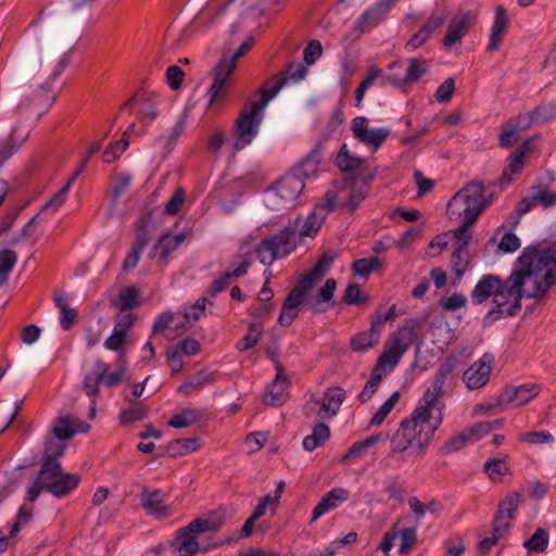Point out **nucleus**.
Segmentation results:
<instances>
[{"label":"nucleus","instance_id":"nucleus-36","mask_svg":"<svg viewBox=\"0 0 556 556\" xmlns=\"http://www.w3.org/2000/svg\"><path fill=\"white\" fill-rule=\"evenodd\" d=\"M379 341V331L371 326L368 331L359 332L351 338L350 346L354 352H366Z\"/></svg>","mask_w":556,"mask_h":556},{"label":"nucleus","instance_id":"nucleus-39","mask_svg":"<svg viewBox=\"0 0 556 556\" xmlns=\"http://www.w3.org/2000/svg\"><path fill=\"white\" fill-rule=\"evenodd\" d=\"M329 438V427L324 422L316 424L313 432L304 438L303 447L309 452L314 451L316 447L323 445Z\"/></svg>","mask_w":556,"mask_h":556},{"label":"nucleus","instance_id":"nucleus-35","mask_svg":"<svg viewBox=\"0 0 556 556\" xmlns=\"http://www.w3.org/2000/svg\"><path fill=\"white\" fill-rule=\"evenodd\" d=\"M216 379L215 372H211L207 370L198 371L195 375L187 379L182 384L179 386L178 392L184 394H191L204 386L214 382Z\"/></svg>","mask_w":556,"mask_h":556},{"label":"nucleus","instance_id":"nucleus-52","mask_svg":"<svg viewBox=\"0 0 556 556\" xmlns=\"http://www.w3.org/2000/svg\"><path fill=\"white\" fill-rule=\"evenodd\" d=\"M380 266L381 261L376 256L357 260L352 265L354 273L362 277H368L370 273L379 269Z\"/></svg>","mask_w":556,"mask_h":556},{"label":"nucleus","instance_id":"nucleus-28","mask_svg":"<svg viewBox=\"0 0 556 556\" xmlns=\"http://www.w3.org/2000/svg\"><path fill=\"white\" fill-rule=\"evenodd\" d=\"M184 240L185 235L182 233H178L175 236L165 233L161 236L160 239L156 241L150 253V256H159L160 261H162L165 264L170 253L175 251Z\"/></svg>","mask_w":556,"mask_h":556},{"label":"nucleus","instance_id":"nucleus-17","mask_svg":"<svg viewBox=\"0 0 556 556\" xmlns=\"http://www.w3.org/2000/svg\"><path fill=\"white\" fill-rule=\"evenodd\" d=\"M233 71V65H227V58L223 56L214 70V81L208 90L210 106L226 98L228 92L227 80Z\"/></svg>","mask_w":556,"mask_h":556},{"label":"nucleus","instance_id":"nucleus-18","mask_svg":"<svg viewBox=\"0 0 556 556\" xmlns=\"http://www.w3.org/2000/svg\"><path fill=\"white\" fill-rule=\"evenodd\" d=\"M429 71V65L426 60L412 58L408 60L406 74L403 77L396 75L386 76L383 83H389L397 88H403L408 85L417 83Z\"/></svg>","mask_w":556,"mask_h":556},{"label":"nucleus","instance_id":"nucleus-53","mask_svg":"<svg viewBox=\"0 0 556 556\" xmlns=\"http://www.w3.org/2000/svg\"><path fill=\"white\" fill-rule=\"evenodd\" d=\"M64 440H59L55 437H49L46 442L45 462H58L65 451Z\"/></svg>","mask_w":556,"mask_h":556},{"label":"nucleus","instance_id":"nucleus-12","mask_svg":"<svg viewBox=\"0 0 556 556\" xmlns=\"http://www.w3.org/2000/svg\"><path fill=\"white\" fill-rule=\"evenodd\" d=\"M520 502V494L511 492L500 502L498 509L492 522V534L501 541L506 539L511 528V520L515 518L516 510Z\"/></svg>","mask_w":556,"mask_h":556},{"label":"nucleus","instance_id":"nucleus-60","mask_svg":"<svg viewBox=\"0 0 556 556\" xmlns=\"http://www.w3.org/2000/svg\"><path fill=\"white\" fill-rule=\"evenodd\" d=\"M397 536L401 539L399 552L400 554H407L417 541L416 528H405L401 531H397Z\"/></svg>","mask_w":556,"mask_h":556},{"label":"nucleus","instance_id":"nucleus-3","mask_svg":"<svg viewBox=\"0 0 556 556\" xmlns=\"http://www.w3.org/2000/svg\"><path fill=\"white\" fill-rule=\"evenodd\" d=\"M336 254L326 252L318 260L315 266L304 275L286 298L278 323L288 327L298 317L300 306L304 303L305 296L329 270Z\"/></svg>","mask_w":556,"mask_h":556},{"label":"nucleus","instance_id":"nucleus-32","mask_svg":"<svg viewBox=\"0 0 556 556\" xmlns=\"http://www.w3.org/2000/svg\"><path fill=\"white\" fill-rule=\"evenodd\" d=\"M337 288V282L334 279H328L324 287L319 290L318 294L308 301V305L316 313H323L327 311L328 305L334 304L333 302V293Z\"/></svg>","mask_w":556,"mask_h":556},{"label":"nucleus","instance_id":"nucleus-7","mask_svg":"<svg viewBox=\"0 0 556 556\" xmlns=\"http://www.w3.org/2000/svg\"><path fill=\"white\" fill-rule=\"evenodd\" d=\"M224 525V516L218 511H213L205 517L197 518L188 526L177 532L176 546L178 556H195L201 551L198 536L204 532L217 531Z\"/></svg>","mask_w":556,"mask_h":556},{"label":"nucleus","instance_id":"nucleus-30","mask_svg":"<svg viewBox=\"0 0 556 556\" xmlns=\"http://www.w3.org/2000/svg\"><path fill=\"white\" fill-rule=\"evenodd\" d=\"M501 283V280L496 276H483L471 293L472 301L479 304L483 303L489 296L494 295V293L500 290Z\"/></svg>","mask_w":556,"mask_h":556},{"label":"nucleus","instance_id":"nucleus-31","mask_svg":"<svg viewBox=\"0 0 556 556\" xmlns=\"http://www.w3.org/2000/svg\"><path fill=\"white\" fill-rule=\"evenodd\" d=\"M331 210L327 208L325 205V201L319 203L315 210L306 217L301 230L300 236L302 237H313L317 233L319 228L321 227L328 212Z\"/></svg>","mask_w":556,"mask_h":556},{"label":"nucleus","instance_id":"nucleus-6","mask_svg":"<svg viewBox=\"0 0 556 556\" xmlns=\"http://www.w3.org/2000/svg\"><path fill=\"white\" fill-rule=\"evenodd\" d=\"M261 89V100L254 101L249 108H245L236 121V141L235 149L242 150L252 142L258 132L260 124L263 119V112L268 102L277 96V89Z\"/></svg>","mask_w":556,"mask_h":556},{"label":"nucleus","instance_id":"nucleus-55","mask_svg":"<svg viewBox=\"0 0 556 556\" xmlns=\"http://www.w3.org/2000/svg\"><path fill=\"white\" fill-rule=\"evenodd\" d=\"M147 409L139 403H134L129 408L123 410L119 415L121 422L124 425L132 424L143 419Z\"/></svg>","mask_w":556,"mask_h":556},{"label":"nucleus","instance_id":"nucleus-26","mask_svg":"<svg viewBox=\"0 0 556 556\" xmlns=\"http://www.w3.org/2000/svg\"><path fill=\"white\" fill-rule=\"evenodd\" d=\"M251 265V257L249 254L239 255V264L232 270L225 273L220 278L212 281L210 286V293L216 295L222 292L229 283V279L233 277H241L247 274Z\"/></svg>","mask_w":556,"mask_h":556},{"label":"nucleus","instance_id":"nucleus-14","mask_svg":"<svg viewBox=\"0 0 556 556\" xmlns=\"http://www.w3.org/2000/svg\"><path fill=\"white\" fill-rule=\"evenodd\" d=\"M453 370L454 363L452 361H445L444 363H442L435 372L432 384L425 392L419 403L437 412L438 409H441V412L443 413V404L441 403L440 399L444 393L443 386L446 382V380L452 376Z\"/></svg>","mask_w":556,"mask_h":556},{"label":"nucleus","instance_id":"nucleus-46","mask_svg":"<svg viewBox=\"0 0 556 556\" xmlns=\"http://www.w3.org/2000/svg\"><path fill=\"white\" fill-rule=\"evenodd\" d=\"M363 163V159L352 155L346 144H343L337 156V164L341 170L352 172L358 168Z\"/></svg>","mask_w":556,"mask_h":556},{"label":"nucleus","instance_id":"nucleus-8","mask_svg":"<svg viewBox=\"0 0 556 556\" xmlns=\"http://www.w3.org/2000/svg\"><path fill=\"white\" fill-rule=\"evenodd\" d=\"M416 324L407 321L403 327L390 334L384 345L383 353L372 370L386 377L400 362L403 354L414 343L416 338Z\"/></svg>","mask_w":556,"mask_h":556},{"label":"nucleus","instance_id":"nucleus-47","mask_svg":"<svg viewBox=\"0 0 556 556\" xmlns=\"http://www.w3.org/2000/svg\"><path fill=\"white\" fill-rule=\"evenodd\" d=\"M256 254L264 265H270L277 257L281 256L270 238L264 239L257 245Z\"/></svg>","mask_w":556,"mask_h":556},{"label":"nucleus","instance_id":"nucleus-27","mask_svg":"<svg viewBox=\"0 0 556 556\" xmlns=\"http://www.w3.org/2000/svg\"><path fill=\"white\" fill-rule=\"evenodd\" d=\"M149 241H150V238L147 232V226H146V224H142L139 226L135 243L132 244L129 253L127 254V256L125 257V260L123 262V269L125 271L131 270L137 266L139 260H140L141 253H142L143 249L147 247V244L149 243Z\"/></svg>","mask_w":556,"mask_h":556},{"label":"nucleus","instance_id":"nucleus-34","mask_svg":"<svg viewBox=\"0 0 556 556\" xmlns=\"http://www.w3.org/2000/svg\"><path fill=\"white\" fill-rule=\"evenodd\" d=\"M307 73V68L302 63H292L289 65L286 73H279L276 77L274 85L269 89H277V93L281 90V88L289 81L299 83L301 81ZM263 89H268L264 87Z\"/></svg>","mask_w":556,"mask_h":556},{"label":"nucleus","instance_id":"nucleus-22","mask_svg":"<svg viewBox=\"0 0 556 556\" xmlns=\"http://www.w3.org/2000/svg\"><path fill=\"white\" fill-rule=\"evenodd\" d=\"M90 426L73 416L59 417L52 428L53 437L59 440H68L77 432H87Z\"/></svg>","mask_w":556,"mask_h":556},{"label":"nucleus","instance_id":"nucleus-58","mask_svg":"<svg viewBox=\"0 0 556 556\" xmlns=\"http://www.w3.org/2000/svg\"><path fill=\"white\" fill-rule=\"evenodd\" d=\"M121 311H130L139 304V293L136 288L128 287L119 292Z\"/></svg>","mask_w":556,"mask_h":556},{"label":"nucleus","instance_id":"nucleus-54","mask_svg":"<svg viewBox=\"0 0 556 556\" xmlns=\"http://www.w3.org/2000/svg\"><path fill=\"white\" fill-rule=\"evenodd\" d=\"M400 400V393L394 392L375 413L370 420V425L379 426L383 422V420L387 418L389 413L393 409L395 404Z\"/></svg>","mask_w":556,"mask_h":556},{"label":"nucleus","instance_id":"nucleus-2","mask_svg":"<svg viewBox=\"0 0 556 556\" xmlns=\"http://www.w3.org/2000/svg\"><path fill=\"white\" fill-rule=\"evenodd\" d=\"M443 419L441 409L434 410L421 403L412 413L410 417L401 422L400 428L391 439V455L402 453L412 446L422 453Z\"/></svg>","mask_w":556,"mask_h":556},{"label":"nucleus","instance_id":"nucleus-61","mask_svg":"<svg viewBox=\"0 0 556 556\" xmlns=\"http://www.w3.org/2000/svg\"><path fill=\"white\" fill-rule=\"evenodd\" d=\"M455 80L452 77L446 78L437 89L434 97L440 103H447L455 91Z\"/></svg>","mask_w":556,"mask_h":556},{"label":"nucleus","instance_id":"nucleus-41","mask_svg":"<svg viewBox=\"0 0 556 556\" xmlns=\"http://www.w3.org/2000/svg\"><path fill=\"white\" fill-rule=\"evenodd\" d=\"M529 191L531 192V199L545 208L556 204V193L552 192L551 189L542 182L535 184Z\"/></svg>","mask_w":556,"mask_h":556},{"label":"nucleus","instance_id":"nucleus-56","mask_svg":"<svg viewBox=\"0 0 556 556\" xmlns=\"http://www.w3.org/2000/svg\"><path fill=\"white\" fill-rule=\"evenodd\" d=\"M501 425V420H495L493 422L482 421L473 425L472 427L466 428V430L468 431L472 442H475L488 434L493 428L500 427Z\"/></svg>","mask_w":556,"mask_h":556},{"label":"nucleus","instance_id":"nucleus-51","mask_svg":"<svg viewBox=\"0 0 556 556\" xmlns=\"http://www.w3.org/2000/svg\"><path fill=\"white\" fill-rule=\"evenodd\" d=\"M488 476L496 481L509 472V466L505 458H493L484 464Z\"/></svg>","mask_w":556,"mask_h":556},{"label":"nucleus","instance_id":"nucleus-37","mask_svg":"<svg viewBox=\"0 0 556 556\" xmlns=\"http://www.w3.org/2000/svg\"><path fill=\"white\" fill-rule=\"evenodd\" d=\"M135 102H139L141 104L140 113H141V118L143 121L151 122V121L155 119V117L157 115L156 105L150 94H147V93L138 94L137 93L132 98H130L128 101H126V103L124 104V108H127Z\"/></svg>","mask_w":556,"mask_h":556},{"label":"nucleus","instance_id":"nucleus-4","mask_svg":"<svg viewBox=\"0 0 556 556\" xmlns=\"http://www.w3.org/2000/svg\"><path fill=\"white\" fill-rule=\"evenodd\" d=\"M482 181L473 180L466 184L450 200L446 214L450 220H467L475 223L479 215L490 204L485 198Z\"/></svg>","mask_w":556,"mask_h":556},{"label":"nucleus","instance_id":"nucleus-29","mask_svg":"<svg viewBox=\"0 0 556 556\" xmlns=\"http://www.w3.org/2000/svg\"><path fill=\"white\" fill-rule=\"evenodd\" d=\"M345 391L340 387H331L327 389L321 397L319 413L324 412L328 417L337 415L343 401Z\"/></svg>","mask_w":556,"mask_h":556},{"label":"nucleus","instance_id":"nucleus-64","mask_svg":"<svg viewBox=\"0 0 556 556\" xmlns=\"http://www.w3.org/2000/svg\"><path fill=\"white\" fill-rule=\"evenodd\" d=\"M518 139L519 137L516 126L508 123L500 136V146L503 148H510L518 141Z\"/></svg>","mask_w":556,"mask_h":556},{"label":"nucleus","instance_id":"nucleus-5","mask_svg":"<svg viewBox=\"0 0 556 556\" xmlns=\"http://www.w3.org/2000/svg\"><path fill=\"white\" fill-rule=\"evenodd\" d=\"M374 176L375 172H368L362 178L354 177L336 184L326 193L325 205H327L328 210L340 207L349 212L355 211L368 195L370 181L374 179Z\"/></svg>","mask_w":556,"mask_h":556},{"label":"nucleus","instance_id":"nucleus-11","mask_svg":"<svg viewBox=\"0 0 556 556\" xmlns=\"http://www.w3.org/2000/svg\"><path fill=\"white\" fill-rule=\"evenodd\" d=\"M40 483L45 489L55 496L68 494L78 484V478L75 475L62 471L59 462H43L40 469Z\"/></svg>","mask_w":556,"mask_h":556},{"label":"nucleus","instance_id":"nucleus-19","mask_svg":"<svg viewBox=\"0 0 556 556\" xmlns=\"http://www.w3.org/2000/svg\"><path fill=\"white\" fill-rule=\"evenodd\" d=\"M538 394V387L534 384L509 387L502 391L496 405L520 406L531 401Z\"/></svg>","mask_w":556,"mask_h":556},{"label":"nucleus","instance_id":"nucleus-13","mask_svg":"<svg viewBox=\"0 0 556 556\" xmlns=\"http://www.w3.org/2000/svg\"><path fill=\"white\" fill-rule=\"evenodd\" d=\"M478 12L473 10L459 11L448 22L446 34L443 38V46L451 49L462 41L464 36L477 23Z\"/></svg>","mask_w":556,"mask_h":556},{"label":"nucleus","instance_id":"nucleus-57","mask_svg":"<svg viewBox=\"0 0 556 556\" xmlns=\"http://www.w3.org/2000/svg\"><path fill=\"white\" fill-rule=\"evenodd\" d=\"M458 223L459 226L450 231V233L457 240L456 247H462L464 244L465 248H468L469 241L471 239V235L468 231L469 227H471L475 223H468L467 220H454Z\"/></svg>","mask_w":556,"mask_h":556},{"label":"nucleus","instance_id":"nucleus-40","mask_svg":"<svg viewBox=\"0 0 556 556\" xmlns=\"http://www.w3.org/2000/svg\"><path fill=\"white\" fill-rule=\"evenodd\" d=\"M384 16L386 14L375 4L359 16L355 27L361 33L368 31L381 23Z\"/></svg>","mask_w":556,"mask_h":556},{"label":"nucleus","instance_id":"nucleus-16","mask_svg":"<svg viewBox=\"0 0 556 556\" xmlns=\"http://www.w3.org/2000/svg\"><path fill=\"white\" fill-rule=\"evenodd\" d=\"M352 131L356 139L377 151L389 136L387 128H370L368 119L364 116H357L352 121Z\"/></svg>","mask_w":556,"mask_h":556},{"label":"nucleus","instance_id":"nucleus-42","mask_svg":"<svg viewBox=\"0 0 556 556\" xmlns=\"http://www.w3.org/2000/svg\"><path fill=\"white\" fill-rule=\"evenodd\" d=\"M53 300H54L55 305L61 311V317H60L61 327L64 330L70 329L72 327L74 320L77 317L76 309L68 306V304L66 303V299L62 293H54Z\"/></svg>","mask_w":556,"mask_h":556},{"label":"nucleus","instance_id":"nucleus-63","mask_svg":"<svg viewBox=\"0 0 556 556\" xmlns=\"http://www.w3.org/2000/svg\"><path fill=\"white\" fill-rule=\"evenodd\" d=\"M195 438H185L173 441L169 444L170 450H176L178 454H187L198 450Z\"/></svg>","mask_w":556,"mask_h":556},{"label":"nucleus","instance_id":"nucleus-15","mask_svg":"<svg viewBox=\"0 0 556 556\" xmlns=\"http://www.w3.org/2000/svg\"><path fill=\"white\" fill-rule=\"evenodd\" d=\"M494 364V357L491 354H484L481 358L473 362L463 374V381L469 390H477L484 387L491 376Z\"/></svg>","mask_w":556,"mask_h":556},{"label":"nucleus","instance_id":"nucleus-25","mask_svg":"<svg viewBox=\"0 0 556 556\" xmlns=\"http://www.w3.org/2000/svg\"><path fill=\"white\" fill-rule=\"evenodd\" d=\"M532 150L531 141L527 140L525 141L520 148L511 153L507 159V167L503 172L502 180L505 182H510L513 180V176L520 173L526 157L530 154Z\"/></svg>","mask_w":556,"mask_h":556},{"label":"nucleus","instance_id":"nucleus-21","mask_svg":"<svg viewBox=\"0 0 556 556\" xmlns=\"http://www.w3.org/2000/svg\"><path fill=\"white\" fill-rule=\"evenodd\" d=\"M140 500L141 506L156 519H165L172 514L170 507L164 505V494L159 490L144 489Z\"/></svg>","mask_w":556,"mask_h":556},{"label":"nucleus","instance_id":"nucleus-1","mask_svg":"<svg viewBox=\"0 0 556 556\" xmlns=\"http://www.w3.org/2000/svg\"><path fill=\"white\" fill-rule=\"evenodd\" d=\"M555 282L556 243L544 250L526 249L518 258L517 268L507 278V288L517 303L522 298L543 299Z\"/></svg>","mask_w":556,"mask_h":556},{"label":"nucleus","instance_id":"nucleus-48","mask_svg":"<svg viewBox=\"0 0 556 556\" xmlns=\"http://www.w3.org/2000/svg\"><path fill=\"white\" fill-rule=\"evenodd\" d=\"M17 262V255L13 250L5 249L0 252V286L8 281L9 273Z\"/></svg>","mask_w":556,"mask_h":556},{"label":"nucleus","instance_id":"nucleus-10","mask_svg":"<svg viewBox=\"0 0 556 556\" xmlns=\"http://www.w3.org/2000/svg\"><path fill=\"white\" fill-rule=\"evenodd\" d=\"M303 180L288 174L280 178L276 186L265 194V205L271 211H283L293 207L304 190Z\"/></svg>","mask_w":556,"mask_h":556},{"label":"nucleus","instance_id":"nucleus-20","mask_svg":"<svg viewBox=\"0 0 556 556\" xmlns=\"http://www.w3.org/2000/svg\"><path fill=\"white\" fill-rule=\"evenodd\" d=\"M190 324V314L188 312L163 313L154 321L152 332L159 333L173 329L179 333L186 331Z\"/></svg>","mask_w":556,"mask_h":556},{"label":"nucleus","instance_id":"nucleus-50","mask_svg":"<svg viewBox=\"0 0 556 556\" xmlns=\"http://www.w3.org/2000/svg\"><path fill=\"white\" fill-rule=\"evenodd\" d=\"M263 333V325L261 323H251L249 325L248 333L244 338L238 342L237 348L240 351H247L255 346L258 342V338Z\"/></svg>","mask_w":556,"mask_h":556},{"label":"nucleus","instance_id":"nucleus-45","mask_svg":"<svg viewBox=\"0 0 556 556\" xmlns=\"http://www.w3.org/2000/svg\"><path fill=\"white\" fill-rule=\"evenodd\" d=\"M549 535L542 528L536 529L533 535L523 542V547L529 552L543 553L548 546Z\"/></svg>","mask_w":556,"mask_h":556},{"label":"nucleus","instance_id":"nucleus-23","mask_svg":"<svg viewBox=\"0 0 556 556\" xmlns=\"http://www.w3.org/2000/svg\"><path fill=\"white\" fill-rule=\"evenodd\" d=\"M277 375L275 380L268 387V391L264 396V402L266 405L270 406H279L283 404L287 400V387L288 379L283 372V368L280 363H276Z\"/></svg>","mask_w":556,"mask_h":556},{"label":"nucleus","instance_id":"nucleus-59","mask_svg":"<svg viewBox=\"0 0 556 556\" xmlns=\"http://www.w3.org/2000/svg\"><path fill=\"white\" fill-rule=\"evenodd\" d=\"M128 146V138H122L119 141L109 144L103 153L104 162L111 163L117 160L119 155L127 149Z\"/></svg>","mask_w":556,"mask_h":556},{"label":"nucleus","instance_id":"nucleus-9","mask_svg":"<svg viewBox=\"0 0 556 556\" xmlns=\"http://www.w3.org/2000/svg\"><path fill=\"white\" fill-rule=\"evenodd\" d=\"M119 368L116 371L109 372V365L102 359H97L93 364L92 370L86 375L83 390L89 397L92 399L90 409L91 417H94L96 415L94 397L99 392V386L103 383L105 387L112 388L121 384L125 380L127 367L122 358H119Z\"/></svg>","mask_w":556,"mask_h":556},{"label":"nucleus","instance_id":"nucleus-62","mask_svg":"<svg viewBox=\"0 0 556 556\" xmlns=\"http://www.w3.org/2000/svg\"><path fill=\"white\" fill-rule=\"evenodd\" d=\"M382 378L383 377L381 376V374H378L375 370L371 371L369 380L367 381L358 396L362 402H366L372 396V394L378 389Z\"/></svg>","mask_w":556,"mask_h":556},{"label":"nucleus","instance_id":"nucleus-43","mask_svg":"<svg viewBox=\"0 0 556 556\" xmlns=\"http://www.w3.org/2000/svg\"><path fill=\"white\" fill-rule=\"evenodd\" d=\"M202 415V412L199 409L186 408L181 413L174 415L168 425L174 428H186L200 420Z\"/></svg>","mask_w":556,"mask_h":556},{"label":"nucleus","instance_id":"nucleus-44","mask_svg":"<svg viewBox=\"0 0 556 556\" xmlns=\"http://www.w3.org/2000/svg\"><path fill=\"white\" fill-rule=\"evenodd\" d=\"M293 238H294V230L287 227V228L282 229L280 232H278L277 235L270 237V240L277 247V251L279 252V254L281 256H285V255L289 254L294 248V244L292 241Z\"/></svg>","mask_w":556,"mask_h":556},{"label":"nucleus","instance_id":"nucleus-24","mask_svg":"<svg viewBox=\"0 0 556 556\" xmlns=\"http://www.w3.org/2000/svg\"><path fill=\"white\" fill-rule=\"evenodd\" d=\"M349 497V491L343 488H336L326 493L315 506L312 516V522L317 520L327 511H330L343 503Z\"/></svg>","mask_w":556,"mask_h":556},{"label":"nucleus","instance_id":"nucleus-33","mask_svg":"<svg viewBox=\"0 0 556 556\" xmlns=\"http://www.w3.org/2000/svg\"><path fill=\"white\" fill-rule=\"evenodd\" d=\"M494 303L497 313L502 315L514 316L520 308V301L515 303L508 293L507 279L501 283L500 290L494 293Z\"/></svg>","mask_w":556,"mask_h":556},{"label":"nucleus","instance_id":"nucleus-49","mask_svg":"<svg viewBox=\"0 0 556 556\" xmlns=\"http://www.w3.org/2000/svg\"><path fill=\"white\" fill-rule=\"evenodd\" d=\"M472 440L468 433V431L463 429L457 434L451 437L447 441H445L442 451L445 454L455 453L464 448L468 443H471Z\"/></svg>","mask_w":556,"mask_h":556},{"label":"nucleus","instance_id":"nucleus-38","mask_svg":"<svg viewBox=\"0 0 556 556\" xmlns=\"http://www.w3.org/2000/svg\"><path fill=\"white\" fill-rule=\"evenodd\" d=\"M471 254L468 248L456 247L451 256V267L457 279H460L469 267Z\"/></svg>","mask_w":556,"mask_h":556}]
</instances>
